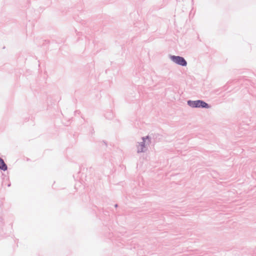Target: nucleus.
I'll return each mask as SVG.
<instances>
[{
	"instance_id": "nucleus-3",
	"label": "nucleus",
	"mask_w": 256,
	"mask_h": 256,
	"mask_svg": "<svg viewBox=\"0 0 256 256\" xmlns=\"http://www.w3.org/2000/svg\"><path fill=\"white\" fill-rule=\"evenodd\" d=\"M0 169L2 170H7V166L4 163V160L0 158Z\"/></svg>"
},
{
	"instance_id": "nucleus-4",
	"label": "nucleus",
	"mask_w": 256,
	"mask_h": 256,
	"mask_svg": "<svg viewBox=\"0 0 256 256\" xmlns=\"http://www.w3.org/2000/svg\"><path fill=\"white\" fill-rule=\"evenodd\" d=\"M140 148H138V152H143L144 150V144H142L140 145Z\"/></svg>"
},
{
	"instance_id": "nucleus-2",
	"label": "nucleus",
	"mask_w": 256,
	"mask_h": 256,
	"mask_svg": "<svg viewBox=\"0 0 256 256\" xmlns=\"http://www.w3.org/2000/svg\"><path fill=\"white\" fill-rule=\"evenodd\" d=\"M172 60L176 62V64L182 66H186V62L185 60L179 56H172L171 57Z\"/></svg>"
},
{
	"instance_id": "nucleus-1",
	"label": "nucleus",
	"mask_w": 256,
	"mask_h": 256,
	"mask_svg": "<svg viewBox=\"0 0 256 256\" xmlns=\"http://www.w3.org/2000/svg\"><path fill=\"white\" fill-rule=\"evenodd\" d=\"M188 104L192 108H208V104L202 100L188 101Z\"/></svg>"
}]
</instances>
